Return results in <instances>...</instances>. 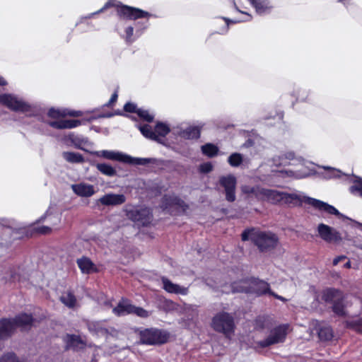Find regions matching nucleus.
<instances>
[{
	"label": "nucleus",
	"instance_id": "6e6552de",
	"mask_svg": "<svg viewBox=\"0 0 362 362\" xmlns=\"http://www.w3.org/2000/svg\"><path fill=\"white\" fill-rule=\"evenodd\" d=\"M94 154L97 156L103 157L108 160L119 161L132 165H145L153 163V159L151 158H134L124 153L115 151L103 150L96 151Z\"/></svg>",
	"mask_w": 362,
	"mask_h": 362
},
{
	"label": "nucleus",
	"instance_id": "2eb2a0df",
	"mask_svg": "<svg viewBox=\"0 0 362 362\" xmlns=\"http://www.w3.org/2000/svg\"><path fill=\"white\" fill-rule=\"evenodd\" d=\"M88 328L90 332L98 337H117L119 332L112 327H107L105 322H90L88 324Z\"/></svg>",
	"mask_w": 362,
	"mask_h": 362
},
{
	"label": "nucleus",
	"instance_id": "8fccbe9b",
	"mask_svg": "<svg viewBox=\"0 0 362 362\" xmlns=\"http://www.w3.org/2000/svg\"><path fill=\"white\" fill-rule=\"evenodd\" d=\"M199 170L202 173H210L213 170V165H212L211 163L206 162V163H202L199 165Z\"/></svg>",
	"mask_w": 362,
	"mask_h": 362
},
{
	"label": "nucleus",
	"instance_id": "ddd939ff",
	"mask_svg": "<svg viewBox=\"0 0 362 362\" xmlns=\"http://www.w3.org/2000/svg\"><path fill=\"white\" fill-rule=\"evenodd\" d=\"M218 182L224 189L226 200L228 202H233L236 199V177L231 174L223 175L219 177Z\"/></svg>",
	"mask_w": 362,
	"mask_h": 362
},
{
	"label": "nucleus",
	"instance_id": "f03ea898",
	"mask_svg": "<svg viewBox=\"0 0 362 362\" xmlns=\"http://www.w3.org/2000/svg\"><path fill=\"white\" fill-rule=\"evenodd\" d=\"M295 155L292 151H287L281 153L279 155H276L267 163H262L257 169V178L261 182L270 185L272 184L271 177L274 176V173H268V167H282L291 164V161L295 160ZM298 159H296L297 160Z\"/></svg>",
	"mask_w": 362,
	"mask_h": 362
},
{
	"label": "nucleus",
	"instance_id": "603ef678",
	"mask_svg": "<svg viewBox=\"0 0 362 362\" xmlns=\"http://www.w3.org/2000/svg\"><path fill=\"white\" fill-rule=\"evenodd\" d=\"M352 326L356 330L362 332V320H358L351 322Z\"/></svg>",
	"mask_w": 362,
	"mask_h": 362
},
{
	"label": "nucleus",
	"instance_id": "423d86ee",
	"mask_svg": "<svg viewBox=\"0 0 362 362\" xmlns=\"http://www.w3.org/2000/svg\"><path fill=\"white\" fill-rule=\"evenodd\" d=\"M297 161L298 162L299 168L296 170H283L277 171L271 169L270 172L274 173V175L281 178H290L296 180L305 178L313 175L315 172V170L312 168L313 163L301 158H298Z\"/></svg>",
	"mask_w": 362,
	"mask_h": 362
},
{
	"label": "nucleus",
	"instance_id": "0eeeda50",
	"mask_svg": "<svg viewBox=\"0 0 362 362\" xmlns=\"http://www.w3.org/2000/svg\"><path fill=\"white\" fill-rule=\"evenodd\" d=\"M211 327L216 332L223 334L226 337H230L235 330L234 317L226 312L218 313L212 318Z\"/></svg>",
	"mask_w": 362,
	"mask_h": 362
},
{
	"label": "nucleus",
	"instance_id": "473e14b6",
	"mask_svg": "<svg viewBox=\"0 0 362 362\" xmlns=\"http://www.w3.org/2000/svg\"><path fill=\"white\" fill-rule=\"evenodd\" d=\"M77 264L83 274H90L96 270L95 264L88 257H82L77 260Z\"/></svg>",
	"mask_w": 362,
	"mask_h": 362
},
{
	"label": "nucleus",
	"instance_id": "7c9ffc66",
	"mask_svg": "<svg viewBox=\"0 0 362 362\" xmlns=\"http://www.w3.org/2000/svg\"><path fill=\"white\" fill-rule=\"evenodd\" d=\"M264 188L259 186H250V185H243L241 187L242 192L249 197H255L259 200H261L262 191Z\"/></svg>",
	"mask_w": 362,
	"mask_h": 362
},
{
	"label": "nucleus",
	"instance_id": "bb28decb",
	"mask_svg": "<svg viewBox=\"0 0 362 362\" xmlns=\"http://www.w3.org/2000/svg\"><path fill=\"white\" fill-rule=\"evenodd\" d=\"M311 326L313 327L312 332H315L321 339L329 340L332 339V332L329 327H322L320 322L315 320L311 322Z\"/></svg>",
	"mask_w": 362,
	"mask_h": 362
},
{
	"label": "nucleus",
	"instance_id": "69168bd1",
	"mask_svg": "<svg viewBox=\"0 0 362 362\" xmlns=\"http://www.w3.org/2000/svg\"><path fill=\"white\" fill-rule=\"evenodd\" d=\"M147 28V23H145V25H144V28L143 29H146Z\"/></svg>",
	"mask_w": 362,
	"mask_h": 362
},
{
	"label": "nucleus",
	"instance_id": "a19ab883",
	"mask_svg": "<svg viewBox=\"0 0 362 362\" xmlns=\"http://www.w3.org/2000/svg\"><path fill=\"white\" fill-rule=\"evenodd\" d=\"M243 160V156L238 153H232L228 158V162L232 167L240 166Z\"/></svg>",
	"mask_w": 362,
	"mask_h": 362
},
{
	"label": "nucleus",
	"instance_id": "864d4df0",
	"mask_svg": "<svg viewBox=\"0 0 362 362\" xmlns=\"http://www.w3.org/2000/svg\"><path fill=\"white\" fill-rule=\"evenodd\" d=\"M110 3L107 2L106 3L104 6L103 8H101L100 10H98V11L95 12V13H92L90 14H89L88 16H86V18H91L92 16H93L95 14H98V13H100L103 11H104L105 10H106L108 7H110Z\"/></svg>",
	"mask_w": 362,
	"mask_h": 362
},
{
	"label": "nucleus",
	"instance_id": "e433bc0d",
	"mask_svg": "<svg viewBox=\"0 0 362 362\" xmlns=\"http://www.w3.org/2000/svg\"><path fill=\"white\" fill-rule=\"evenodd\" d=\"M60 300L69 308H75L77 303L76 297L70 291L64 293L60 297Z\"/></svg>",
	"mask_w": 362,
	"mask_h": 362
},
{
	"label": "nucleus",
	"instance_id": "f257e3e1",
	"mask_svg": "<svg viewBox=\"0 0 362 362\" xmlns=\"http://www.w3.org/2000/svg\"><path fill=\"white\" fill-rule=\"evenodd\" d=\"M303 202L327 214H334L338 216H342L333 206L319 199L308 197L301 192L293 193L282 192L281 204L296 205Z\"/></svg>",
	"mask_w": 362,
	"mask_h": 362
},
{
	"label": "nucleus",
	"instance_id": "a211bd4d",
	"mask_svg": "<svg viewBox=\"0 0 362 362\" xmlns=\"http://www.w3.org/2000/svg\"><path fill=\"white\" fill-rule=\"evenodd\" d=\"M45 220L50 226H45L38 228L37 231L40 233L46 234L51 232L52 228L57 229L58 224L60 223L61 217L57 214H52L49 211H47L46 214L40 218L39 221L42 222Z\"/></svg>",
	"mask_w": 362,
	"mask_h": 362
},
{
	"label": "nucleus",
	"instance_id": "a18cd8bd",
	"mask_svg": "<svg viewBox=\"0 0 362 362\" xmlns=\"http://www.w3.org/2000/svg\"><path fill=\"white\" fill-rule=\"evenodd\" d=\"M310 90L305 88H300L297 93V100L302 102L310 101Z\"/></svg>",
	"mask_w": 362,
	"mask_h": 362
},
{
	"label": "nucleus",
	"instance_id": "6ab92c4d",
	"mask_svg": "<svg viewBox=\"0 0 362 362\" xmlns=\"http://www.w3.org/2000/svg\"><path fill=\"white\" fill-rule=\"evenodd\" d=\"M185 206L186 205L183 200L174 194L165 195L162 199L161 208L163 210H168L170 213L173 212L172 208L175 207L177 209L185 211Z\"/></svg>",
	"mask_w": 362,
	"mask_h": 362
},
{
	"label": "nucleus",
	"instance_id": "58836bf2",
	"mask_svg": "<svg viewBox=\"0 0 362 362\" xmlns=\"http://www.w3.org/2000/svg\"><path fill=\"white\" fill-rule=\"evenodd\" d=\"M96 168L103 175L113 177L117 174L116 170L110 165L106 163H98Z\"/></svg>",
	"mask_w": 362,
	"mask_h": 362
},
{
	"label": "nucleus",
	"instance_id": "774afa93",
	"mask_svg": "<svg viewBox=\"0 0 362 362\" xmlns=\"http://www.w3.org/2000/svg\"><path fill=\"white\" fill-rule=\"evenodd\" d=\"M345 0H339L340 2L343 3L344 4H345V2H344Z\"/></svg>",
	"mask_w": 362,
	"mask_h": 362
},
{
	"label": "nucleus",
	"instance_id": "37998d69",
	"mask_svg": "<svg viewBox=\"0 0 362 362\" xmlns=\"http://www.w3.org/2000/svg\"><path fill=\"white\" fill-rule=\"evenodd\" d=\"M136 114L141 119L148 122L153 121L154 118V115L150 113L148 110L142 108L138 109Z\"/></svg>",
	"mask_w": 362,
	"mask_h": 362
},
{
	"label": "nucleus",
	"instance_id": "de8ad7c7",
	"mask_svg": "<svg viewBox=\"0 0 362 362\" xmlns=\"http://www.w3.org/2000/svg\"><path fill=\"white\" fill-rule=\"evenodd\" d=\"M160 306L163 310L169 311L175 308V304L170 300L163 299L160 300Z\"/></svg>",
	"mask_w": 362,
	"mask_h": 362
},
{
	"label": "nucleus",
	"instance_id": "5701e85b",
	"mask_svg": "<svg viewBox=\"0 0 362 362\" xmlns=\"http://www.w3.org/2000/svg\"><path fill=\"white\" fill-rule=\"evenodd\" d=\"M163 288L168 293L185 296L188 293V288L173 284L165 277L162 278Z\"/></svg>",
	"mask_w": 362,
	"mask_h": 362
},
{
	"label": "nucleus",
	"instance_id": "f3484780",
	"mask_svg": "<svg viewBox=\"0 0 362 362\" xmlns=\"http://www.w3.org/2000/svg\"><path fill=\"white\" fill-rule=\"evenodd\" d=\"M118 15L123 18L136 20L139 18H148L151 15L141 9L122 5L117 8Z\"/></svg>",
	"mask_w": 362,
	"mask_h": 362
},
{
	"label": "nucleus",
	"instance_id": "9b49d317",
	"mask_svg": "<svg viewBox=\"0 0 362 362\" xmlns=\"http://www.w3.org/2000/svg\"><path fill=\"white\" fill-rule=\"evenodd\" d=\"M288 325H281L270 330L268 337L257 342L260 347H267L284 341L288 334Z\"/></svg>",
	"mask_w": 362,
	"mask_h": 362
},
{
	"label": "nucleus",
	"instance_id": "bf43d9fd",
	"mask_svg": "<svg viewBox=\"0 0 362 362\" xmlns=\"http://www.w3.org/2000/svg\"><path fill=\"white\" fill-rule=\"evenodd\" d=\"M269 295L273 296H274V298H276V299H279V300H281V301H284V302H286V301L287 300H286L285 298H284L283 296H279L278 294H276V293H273V292H272V291H271V293H270V294H269Z\"/></svg>",
	"mask_w": 362,
	"mask_h": 362
},
{
	"label": "nucleus",
	"instance_id": "f8f14e48",
	"mask_svg": "<svg viewBox=\"0 0 362 362\" xmlns=\"http://www.w3.org/2000/svg\"><path fill=\"white\" fill-rule=\"evenodd\" d=\"M140 340L144 344H163L168 340V334L159 329H147L141 332Z\"/></svg>",
	"mask_w": 362,
	"mask_h": 362
},
{
	"label": "nucleus",
	"instance_id": "c9c22d12",
	"mask_svg": "<svg viewBox=\"0 0 362 362\" xmlns=\"http://www.w3.org/2000/svg\"><path fill=\"white\" fill-rule=\"evenodd\" d=\"M63 158L71 163H82L84 162L83 156L79 153L71 151H65L62 153Z\"/></svg>",
	"mask_w": 362,
	"mask_h": 362
},
{
	"label": "nucleus",
	"instance_id": "4be33fe9",
	"mask_svg": "<svg viewBox=\"0 0 362 362\" xmlns=\"http://www.w3.org/2000/svg\"><path fill=\"white\" fill-rule=\"evenodd\" d=\"M99 202L103 206H118L126 202L123 194L108 193L99 199Z\"/></svg>",
	"mask_w": 362,
	"mask_h": 362
},
{
	"label": "nucleus",
	"instance_id": "c03bdc74",
	"mask_svg": "<svg viewBox=\"0 0 362 362\" xmlns=\"http://www.w3.org/2000/svg\"><path fill=\"white\" fill-rule=\"evenodd\" d=\"M1 346L0 345V350ZM0 362H21L14 353L9 352L4 354L0 359Z\"/></svg>",
	"mask_w": 362,
	"mask_h": 362
},
{
	"label": "nucleus",
	"instance_id": "3c124183",
	"mask_svg": "<svg viewBox=\"0 0 362 362\" xmlns=\"http://www.w3.org/2000/svg\"><path fill=\"white\" fill-rule=\"evenodd\" d=\"M124 110L129 112H136L138 110L136 105L134 103H127L124 106Z\"/></svg>",
	"mask_w": 362,
	"mask_h": 362
},
{
	"label": "nucleus",
	"instance_id": "dca6fc26",
	"mask_svg": "<svg viewBox=\"0 0 362 362\" xmlns=\"http://www.w3.org/2000/svg\"><path fill=\"white\" fill-rule=\"evenodd\" d=\"M317 235L324 241L328 243H336L341 240V233L335 228L320 223L317 227Z\"/></svg>",
	"mask_w": 362,
	"mask_h": 362
},
{
	"label": "nucleus",
	"instance_id": "c756f323",
	"mask_svg": "<svg viewBox=\"0 0 362 362\" xmlns=\"http://www.w3.org/2000/svg\"><path fill=\"white\" fill-rule=\"evenodd\" d=\"M66 139L71 142L75 148L84 150V147L88 146L89 141L86 137L82 135L70 133L66 136Z\"/></svg>",
	"mask_w": 362,
	"mask_h": 362
},
{
	"label": "nucleus",
	"instance_id": "6e6d98bb",
	"mask_svg": "<svg viewBox=\"0 0 362 362\" xmlns=\"http://www.w3.org/2000/svg\"><path fill=\"white\" fill-rule=\"evenodd\" d=\"M223 20L225 21L226 23V28H225V30L222 32V33H225L227 32L228 30V26L229 25L230 23H239L241 21L240 20H230L229 18H223Z\"/></svg>",
	"mask_w": 362,
	"mask_h": 362
},
{
	"label": "nucleus",
	"instance_id": "1a4fd4ad",
	"mask_svg": "<svg viewBox=\"0 0 362 362\" xmlns=\"http://www.w3.org/2000/svg\"><path fill=\"white\" fill-rule=\"evenodd\" d=\"M0 105L16 112L25 113L31 110V105L23 98L13 93L0 94Z\"/></svg>",
	"mask_w": 362,
	"mask_h": 362
},
{
	"label": "nucleus",
	"instance_id": "13d9d810",
	"mask_svg": "<svg viewBox=\"0 0 362 362\" xmlns=\"http://www.w3.org/2000/svg\"><path fill=\"white\" fill-rule=\"evenodd\" d=\"M346 258L345 256H339V257H337L336 258L334 259L333 260V264L335 266V265H337L340 261H341L342 259H344Z\"/></svg>",
	"mask_w": 362,
	"mask_h": 362
},
{
	"label": "nucleus",
	"instance_id": "c85d7f7f",
	"mask_svg": "<svg viewBox=\"0 0 362 362\" xmlns=\"http://www.w3.org/2000/svg\"><path fill=\"white\" fill-rule=\"evenodd\" d=\"M133 305L127 300L122 298L116 307L112 309V313L117 316H124L132 313Z\"/></svg>",
	"mask_w": 362,
	"mask_h": 362
},
{
	"label": "nucleus",
	"instance_id": "393cba45",
	"mask_svg": "<svg viewBox=\"0 0 362 362\" xmlns=\"http://www.w3.org/2000/svg\"><path fill=\"white\" fill-rule=\"evenodd\" d=\"M47 115L51 118L56 119L57 120H60V118L64 117L68 115L71 117L82 116L83 112L76 110H68L66 109L51 108L49 110Z\"/></svg>",
	"mask_w": 362,
	"mask_h": 362
},
{
	"label": "nucleus",
	"instance_id": "680f3d73",
	"mask_svg": "<svg viewBox=\"0 0 362 362\" xmlns=\"http://www.w3.org/2000/svg\"><path fill=\"white\" fill-rule=\"evenodd\" d=\"M344 267L345 268H350L351 267V262L349 261H348L345 264H344Z\"/></svg>",
	"mask_w": 362,
	"mask_h": 362
},
{
	"label": "nucleus",
	"instance_id": "ea45409f",
	"mask_svg": "<svg viewBox=\"0 0 362 362\" xmlns=\"http://www.w3.org/2000/svg\"><path fill=\"white\" fill-rule=\"evenodd\" d=\"M202 151L203 154L208 157H213L217 154L218 148L216 146L212 144H206L202 146Z\"/></svg>",
	"mask_w": 362,
	"mask_h": 362
},
{
	"label": "nucleus",
	"instance_id": "7ed1b4c3",
	"mask_svg": "<svg viewBox=\"0 0 362 362\" xmlns=\"http://www.w3.org/2000/svg\"><path fill=\"white\" fill-rule=\"evenodd\" d=\"M33 323L31 315L23 313L13 319H2L0 320V339L10 337L17 327L22 330L29 329Z\"/></svg>",
	"mask_w": 362,
	"mask_h": 362
},
{
	"label": "nucleus",
	"instance_id": "a878e982",
	"mask_svg": "<svg viewBox=\"0 0 362 362\" xmlns=\"http://www.w3.org/2000/svg\"><path fill=\"white\" fill-rule=\"evenodd\" d=\"M48 124L57 129H73L81 124L78 119H60L48 122Z\"/></svg>",
	"mask_w": 362,
	"mask_h": 362
},
{
	"label": "nucleus",
	"instance_id": "49530a36",
	"mask_svg": "<svg viewBox=\"0 0 362 362\" xmlns=\"http://www.w3.org/2000/svg\"><path fill=\"white\" fill-rule=\"evenodd\" d=\"M132 314H135L136 315L143 318H146L149 316V313L147 310H144L142 308L136 307L134 305H133Z\"/></svg>",
	"mask_w": 362,
	"mask_h": 362
},
{
	"label": "nucleus",
	"instance_id": "b1692460",
	"mask_svg": "<svg viewBox=\"0 0 362 362\" xmlns=\"http://www.w3.org/2000/svg\"><path fill=\"white\" fill-rule=\"evenodd\" d=\"M259 15L269 13L273 6L269 0H247Z\"/></svg>",
	"mask_w": 362,
	"mask_h": 362
},
{
	"label": "nucleus",
	"instance_id": "338daca9",
	"mask_svg": "<svg viewBox=\"0 0 362 362\" xmlns=\"http://www.w3.org/2000/svg\"><path fill=\"white\" fill-rule=\"evenodd\" d=\"M112 115V114H110V115H105V117H111ZM103 117H105V115H103Z\"/></svg>",
	"mask_w": 362,
	"mask_h": 362
},
{
	"label": "nucleus",
	"instance_id": "09e8293b",
	"mask_svg": "<svg viewBox=\"0 0 362 362\" xmlns=\"http://www.w3.org/2000/svg\"><path fill=\"white\" fill-rule=\"evenodd\" d=\"M322 168L325 170H329V175L327 176L328 178L340 177L342 174L340 170L336 168H332L327 166H322Z\"/></svg>",
	"mask_w": 362,
	"mask_h": 362
},
{
	"label": "nucleus",
	"instance_id": "9d476101",
	"mask_svg": "<svg viewBox=\"0 0 362 362\" xmlns=\"http://www.w3.org/2000/svg\"><path fill=\"white\" fill-rule=\"evenodd\" d=\"M139 129L141 133L146 138L160 141L170 131V127L165 123L158 122L154 127L151 128L148 124L140 125Z\"/></svg>",
	"mask_w": 362,
	"mask_h": 362
},
{
	"label": "nucleus",
	"instance_id": "0e129e2a",
	"mask_svg": "<svg viewBox=\"0 0 362 362\" xmlns=\"http://www.w3.org/2000/svg\"><path fill=\"white\" fill-rule=\"evenodd\" d=\"M357 225L358 226L359 228L362 230V223H357Z\"/></svg>",
	"mask_w": 362,
	"mask_h": 362
},
{
	"label": "nucleus",
	"instance_id": "20e7f679",
	"mask_svg": "<svg viewBox=\"0 0 362 362\" xmlns=\"http://www.w3.org/2000/svg\"><path fill=\"white\" fill-rule=\"evenodd\" d=\"M249 239L262 252L274 248L278 243V238L275 234L255 230H245L243 233L242 240Z\"/></svg>",
	"mask_w": 362,
	"mask_h": 362
},
{
	"label": "nucleus",
	"instance_id": "f704fd0d",
	"mask_svg": "<svg viewBox=\"0 0 362 362\" xmlns=\"http://www.w3.org/2000/svg\"><path fill=\"white\" fill-rule=\"evenodd\" d=\"M67 348L74 349H82L84 346L83 341L78 336L67 334L65 338Z\"/></svg>",
	"mask_w": 362,
	"mask_h": 362
},
{
	"label": "nucleus",
	"instance_id": "4c0bfd02",
	"mask_svg": "<svg viewBox=\"0 0 362 362\" xmlns=\"http://www.w3.org/2000/svg\"><path fill=\"white\" fill-rule=\"evenodd\" d=\"M353 184L349 188L350 192L356 196L362 197V178L354 177Z\"/></svg>",
	"mask_w": 362,
	"mask_h": 362
},
{
	"label": "nucleus",
	"instance_id": "aec40b11",
	"mask_svg": "<svg viewBox=\"0 0 362 362\" xmlns=\"http://www.w3.org/2000/svg\"><path fill=\"white\" fill-rule=\"evenodd\" d=\"M203 124L201 126H189L185 129L177 127L173 128V133L178 135L184 139H194L200 136V131Z\"/></svg>",
	"mask_w": 362,
	"mask_h": 362
},
{
	"label": "nucleus",
	"instance_id": "412c9836",
	"mask_svg": "<svg viewBox=\"0 0 362 362\" xmlns=\"http://www.w3.org/2000/svg\"><path fill=\"white\" fill-rule=\"evenodd\" d=\"M71 188L74 194L81 197H90L96 192L93 185L83 182L71 185Z\"/></svg>",
	"mask_w": 362,
	"mask_h": 362
},
{
	"label": "nucleus",
	"instance_id": "2f4dec72",
	"mask_svg": "<svg viewBox=\"0 0 362 362\" xmlns=\"http://www.w3.org/2000/svg\"><path fill=\"white\" fill-rule=\"evenodd\" d=\"M341 298V292L335 288H326L322 292V299L325 302H334Z\"/></svg>",
	"mask_w": 362,
	"mask_h": 362
},
{
	"label": "nucleus",
	"instance_id": "79ce46f5",
	"mask_svg": "<svg viewBox=\"0 0 362 362\" xmlns=\"http://www.w3.org/2000/svg\"><path fill=\"white\" fill-rule=\"evenodd\" d=\"M332 310L333 312L339 316H343L345 315L346 313L341 298L334 302Z\"/></svg>",
	"mask_w": 362,
	"mask_h": 362
},
{
	"label": "nucleus",
	"instance_id": "4468645a",
	"mask_svg": "<svg viewBox=\"0 0 362 362\" xmlns=\"http://www.w3.org/2000/svg\"><path fill=\"white\" fill-rule=\"evenodd\" d=\"M127 217L138 226H147L152 221V213L148 208L136 209L127 211Z\"/></svg>",
	"mask_w": 362,
	"mask_h": 362
},
{
	"label": "nucleus",
	"instance_id": "72a5a7b5",
	"mask_svg": "<svg viewBox=\"0 0 362 362\" xmlns=\"http://www.w3.org/2000/svg\"><path fill=\"white\" fill-rule=\"evenodd\" d=\"M142 33V31L136 30L135 34H134V28L132 26H128L124 30V33L122 35V37L124 39L127 44L133 43Z\"/></svg>",
	"mask_w": 362,
	"mask_h": 362
},
{
	"label": "nucleus",
	"instance_id": "052dcab7",
	"mask_svg": "<svg viewBox=\"0 0 362 362\" xmlns=\"http://www.w3.org/2000/svg\"><path fill=\"white\" fill-rule=\"evenodd\" d=\"M6 85H7L6 80L2 76L0 75V86H5Z\"/></svg>",
	"mask_w": 362,
	"mask_h": 362
},
{
	"label": "nucleus",
	"instance_id": "4d7b16f0",
	"mask_svg": "<svg viewBox=\"0 0 362 362\" xmlns=\"http://www.w3.org/2000/svg\"><path fill=\"white\" fill-rule=\"evenodd\" d=\"M117 97H118V95H117V92H115L111 96L109 102L107 103V104L106 105L107 106H110L112 105L114 103L116 102L117 99Z\"/></svg>",
	"mask_w": 362,
	"mask_h": 362
},
{
	"label": "nucleus",
	"instance_id": "5fc2aeb1",
	"mask_svg": "<svg viewBox=\"0 0 362 362\" xmlns=\"http://www.w3.org/2000/svg\"><path fill=\"white\" fill-rule=\"evenodd\" d=\"M100 303L106 309L113 307L112 300L111 299L104 300L101 301Z\"/></svg>",
	"mask_w": 362,
	"mask_h": 362
},
{
	"label": "nucleus",
	"instance_id": "e2e57ef3",
	"mask_svg": "<svg viewBox=\"0 0 362 362\" xmlns=\"http://www.w3.org/2000/svg\"><path fill=\"white\" fill-rule=\"evenodd\" d=\"M247 18L243 20V21H249L251 18V17H250V16L249 14H247Z\"/></svg>",
	"mask_w": 362,
	"mask_h": 362
},
{
	"label": "nucleus",
	"instance_id": "cd10ccee",
	"mask_svg": "<svg viewBox=\"0 0 362 362\" xmlns=\"http://www.w3.org/2000/svg\"><path fill=\"white\" fill-rule=\"evenodd\" d=\"M261 200L272 204H281L282 192L274 189H264L262 191Z\"/></svg>",
	"mask_w": 362,
	"mask_h": 362
},
{
	"label": "nucleus",
	"instance_id": "39448f33",
	"mask_svg": "<svg viewBox=\"0 0 362 362\" xmlns=\"http://www.w3.org/2000/svg\"><path fill=\"white\" fill-rule=\"evenodd\" d=\"M233 292H245L254 293L257 296H261L264 294H270L271 291L269 289V284L264 281L258 279H250L243 280L240 282H234L232 285Z\"/></svg>",
	"mask_w": 362,
	"mask_h": 362
}]
</instances>
